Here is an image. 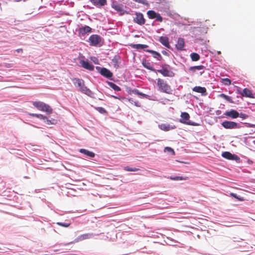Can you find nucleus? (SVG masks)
Returning a JSON list of instances; mask_svg holds the SVG:
<instances>
[{
  "instance_id": "1",
  "label": "nucleus",
  "mask_w": 255,
  "mask_h": 255,
  "mask_svg": "<svg viewBox=\"0 0 255 255\" xmlns=\"http://www.w3.org/2000/svg\"><path fill=\"white\" fill-rule=\"evenodd\" d=\"M161 69L156 70V72L161 74L164 77H173L175 73L172 71V68L167 64H162L160 65Z\"/></svg>"
},
{
  "instance_id": "2",
  "label": "nucleus",
  "mask_w": 255,
  "mask_h": 255,
  "mask_svg": "<svg viewBox=\"0 0 255 255\" xmlns=\"http://www.w3.org/2000/svg\"><path fill=\"white\" fill-rule=\"evenodd\" d=\"M88 42L92 46H101L103 43L102 37L98 34L91 35L89 38Z\"/></svg>"
},
{
  "instance_id": "3",
  "label": "nucleus",
  "mask_w": 255,
  "mask_h": 255,
  "mask_svg": "<svg viewBox=\"0 0 255 255\" xmlns=\"http://www.w3.org/2000/svg\"><path fill=\"white\" fill-rule=\"evenodd\" d=\"M157 85L162 92L167 94L171 93V88L165 81L160 78L157 79Z\"/></svg>"
},
{
  "instance_id": "4",
  "label": "nucleus",
  "mask_w": 255,
  "mask_h": 255,
  "mask_svg": "<svg viewBox=\"0 0 255 255\" xmlns=\"http://www.w3.org/2000/svg\"><path fill=\"white\" fill-rule=\"evenodd\" d=\"M190 115L187 112H182L181 114V118L179 120V122L181 123L193 126H197L199 125L195 122H192L189 120Z\"/></svg>"
},
{
  "instance_id": "5",
  "label": "nucleus",
  "mask_w": 255,
  "mask_h": 255,
  "mask_svg": "<svg viewBox=\"0 0 255 255\" xmlns=\"http://www.w3.org/2000/svg\"><path fill=\"white\" fill-rule=\"evenodd\" d=\"M95 68L104 77L111 80H113V74L109 69L100 66H96Z\"/></svg>"
},
{
  "instance_id": "6",
  "label": "nucleus",
  "mask_w": 255,
  "mask_h": 255,
  "mask_svg": "<svg viewBox=\"0 0 255 255\" xmlns=\"http://www.w3.org/2000/svg\"><path fill=\"white\" fill-rule=\"evenodd\" d=\"M221 126L226 129H237L243 127L241 124L229 121L223 122L221 123Z\"/></svg>"
},
{
  "instance_id": "7",
  "label": "nucleus",
  "mask_w": 255,
  "mask_h": 255,
  "mask_svg": "<svg viewBox=\"0 0 255 255\" xmlns=\"http://www.w3.org/2000/svg\"><path fill=\"white\" fill-rule=\"evenodd\" d=\"M111 7L117 11L120 12V14L121 15H124L125 13H129L128 11L124 9V4L118 3V1L115 0H112Z\"/></svg>"
},
{
  "instance_id": "8",
  "label": "nucleus",
  "mask_w": 255,
  "mask_h": 255,
  "mask_svg": "<svg viewBox=\"0 0 255 255\" xmlns=\"http://www.w3.org/2000/svg\"><path fill=\"white\" fill-rule=\"evenodd\" d=\"M72 81L75 86L77 88H79L78 91L82 93L84 91L85 88H87L85 85L84 81L82 79L74 78L72 79Z\"/></svg>"
},
{
  "instance_id": "9",
  "label": "nucleus",
  "mask_w": 255,
  "mask_h": 255,
  "mask_svg": "<svg viewBox=\"0 0 255 255\" xmlns=\"http://www.w3.org/2000/svg\"><path fill=\"white\" fill-rule=\"evenodd\" d=\"M222 156L227 159L236 161L237 163L240 162V158L236 154L229 151H224L222 153Z\"/></svg>"
},
{
  "instance_id": "10",
  "label": "nucleus",
  "mask_w": 255,
  "mask_h": 255,
  "mask_svg": "<svg viewBox=\"0 0 255 255\" xmlns=\"http://www.w3.org/2000/svg\"><path fill=\"white\" fill-rule=\"evenodd\" d=\"M135 14L136 16L133 19V22L140 25L144 24L145 19L144 18L143 14L140 12H136Z\"/></svg>"
},
{
  "instance_id": "11",
  "label": "nucleus",
  "mask_w": 255,
  "mask_h": 255,
  "mask_svg": "<svg viewBox=\"0 0 255 255\" xmlns=\"http://www.w3.org/2000/svg\"><path fill=\"white\" fill-rule=\"evenodd\" d=\"M80 63L83 68L89 71H93L94 70V66L89 62L88 60H81L80 61Z\"/></svg>"
},
{
  "instance_id": "12",
  "label": "nucleus",
  "mask_w": 255,
  "mask_h": 255,
  "mask_svg": "<svg viewBox=\"0 0 255 255\" xmlns=\"http://www.w3.org/2000/svg\"><path fill=\"white\" fill-rule=\"evenodd\" d=\"M224 115L231 118L232 119H235L239 117V113L237 110L231 109L230 111H226L224 113Z\"/></svg>"
},
{
  "instance_id": "13",
  "label": "nucleus",
  "mask_w": 255,
  "mask_h": 255,
  "mask_svg": "<svg viewBox=\"0 0 255 255\" xmlns=\"http://www.w3.org/2000/svg\"><path fill=\"white\" fill-rule=\"evenodd\" d=\"M95 237V234L91 233H86L79 236L75 240L74 242H78L79 241H83L86 239L93 238Z\"/></svg>"
},
{
  "instance_id": "14",
  "label": "nucleus",
  "mask_w": 255,
  "mask_h": 255,
  "mask_svg": "<svg viewBox=\"0 0 255 255\" xmlns=\"http://www.w3.org/2000/svg\"><path fill=\"white\" fill-rule=\"evenodd\" d=\"M97 7L100 8L107 4V0H89Z\"/></svg>"
},
{
  "instance_id": "15",
  "label": "nucleus",
  "mask_w": 255,
  "mask_h": 255,
  "mask_svg": "<svg viewBox=\"0 0 255 255\" xmlns=\"http://www.w3.org/2000/svg\"><path fill=\"white\" fill-rule=\"evenodd\" d=\"M144 50L147 52L150 53L152 56L158 61H161L162 59V57L161 54L156 51L150 49H146Z\"/></svg>"
},
{
  "instance_id": "16",
  "label": "nucleus",
  "mask_w": 255,
  "mask_h": 255,
  "mask_svg": "<svg viewBox=\"0 0 255 255\" xmlns=\"http://www.w3.org/2000/svg\"><path fill=\"white\" fill-rule=\"evenodd\" d=\"M159 128L160 129L167 131L171 129H173L176 128V126L174 125H171L168 124H161L159 125Z\"/></svg>"
},
{
  "instance_id": "17",
  "label": "nucleus",
  "mask_w": 255,
  "mask_h": 255,
  "mask_svg": "<svg viewBox=\"0 0 255 255\" xmlns=\"http://www.w3.org/2000/svg\"><path fill=\"white\" fill-rule=\"evenodd\" d=\"M158 41L166 48H170L171 46L169 44L168 37L163 36H160L158 39Z\"/></svg>"
},
{
  "instance_id": "18",
  "label": "nucleus",
  "mask_w": 255,
  "mask_h": 255,
  "mask_svg": "<svg viewBox=\"0 0 255 255\" xmlns=\"http://www.w3.org/2000/svg\"><path fill=\"white\" fill-rule=\"evenodd\" d=\"M185 46L184 39L183 38L179 37L178 38L175 47L178 50L182 51L184 50Z\"/></svg>"
},
{
  "instance_id": "19",
  "label": "nucleus",
  "mask_w": 255,
  "mask_h": 255,
  "mask_svg": "<svg viewBox=\"0 0 255 255\" xmlns=\"http://www.w3.org/2000/svg\"><path fill=\"white\" fill-rule=\"evenodd\" d=\"M193 91L199 93H201L202 96L207 95L206 89L205 87L201 86H195L193 88Z\"/></svg>"
},
{
  "instance_id": "20",
  "label": "nucleus",
  "mask_w": 255,
  "mask_h": 255,
  "mask_svg": "<svg viewBox=\"0 0 255 255\" xmlns=\"http://www.w3.org/2000/svg\"><path fill=\"white\" fill-rule=\"evenodd\" d=\"M121 56L117 54L115 55V56L113 57V58L112 60V62L114 64V66L116 69H118L119 68V64L121 63Z\"/></svg>"
},
{
  "instance_id": "21",
  "label": "nucleus",
  "mask_w": 255,
  "mask_h": 255,
  "mask_svg": "<svg viewBox=\"0 0 255 255\" xmlns=\"http://www.w3.org/2000/svg\"><path fill=\"white\" fill-rule=\"evenodd\" d=\"M142 64L145 68L156 73V70L153 67L150 62L144 59L142 61Z\"/></svg>"
},
{
  "instance_id": "22",
  "label": "nucleus",
  "mask_w": 255,
  "mask_h": 255,
  "mask_svg": "<svg viewBox=\"0 0 255 255\" xmlns=\"http://www.w3.org/2000/svg\"><path fill=\"white\" fill-rule=\"evenodd\" d=\"M79 152L82 154H84L87 157L90 158H94L95 156V153L92 151H89L84 148H81L79 149Z\"/></svg>"
},
{
  "instance_id": "23",
  "label": "nucleus",
  "mask_w": 255,
  "mask_h": 255,
  "mask_svg": "<svg viewBox=\"0 0 255 255\" xmlns=\"http://www.w3.org/2000/svg\"><path fill=\"white\" fill-rule=\"evenodd\" d=\"M42 121L43 122L48 125H55L57 123V120L53 118H50L49 117L44 116V118Z\"/></svg>"
},
{
  "instance_id": "24",
  "label": "nucleus",
  "mask_w": 255,
  "mask_h": 255,
  "mask_svg": "<svg viewBox=\"0 0 255 255\" xmlns=\"http://www.w3.org/2000/svg\"><path fill=\"white\" fill-rule=\"evenodd\" d=\"M242 96L244 97H248L251 98H254L253 94L251 91L247 88H244L242 92Z\"/></svg>"
},
{
  "instance_id": "25",
  "label": "nucleus",
  "mask_w": 255,
  "mask_h": 255,
  "mask_svg": "<svg viewBox=\"0 0 255 255\" xmlns=\"http://www.w3.org/2000/svg\"><path fill=\"white\" fill-rule=\"evenodd\" d=\"M92 28L88 25H85L79 29V33L84 35L92 31Z\"/></svg>"
},
{
  "instance_id": "26",
  "label": "nucleus",
  "mask_w": 255,
  "mask_h": 255,
  "mask_svg": "<svg viewBox=\"0 0 255 255\" xmlns=\"http://www.w3.org/2000/svg\"><path fill=\"white\" fill-rule=\"evenodd\" d=\"M167 179H169L174 181L184 180L187 179V177H184L181 176H175L171 175L168 176H165Z\"/></svg>"
},
{
  "instance_id": "27",
  "label": "nucleus",
  "mask_w": 255,
  "mask_h": 255,
  "mask_svg": "<svg viewBox=\"0 0 255 255\" xmlns=\"http://www.w3.org/2000/svg\"><path fill=\"white\" fill-rule=\"evenodd\" d=\"M130 46L131 48L137 50L143 49L148 47L147 45L142 44H131Z\"/></svg>"
},
{
  "instance_id": "28",
  "label": "nucleus",
  "mask_w": 255,
  "mask_h": 255,
  "mask_svg": "<svg viewBox=\"0 0 255 255\" xmlns=\"http://www.w3.org/2000/svg\"><path fill=\"white\" fill-rule=\"evenodd\" d=\"M33 106L37 108L38 110L41 111L43 109V107L45 103L41 101H35L32 103Z\"/></svg>"
},
{
  "instance_id": "29",
  "label": "nucleus",
  "mask_w": 255,
  "mask_h": 255,
  "mask_svg": "<svg viewBox=\"0 0 255 255\" xmlns=\"http://www.w3.org/2000/svg\"><path fill=\"white\" fill-rule=\"evenodd\" d=\"M106 83L111 88H112L115 91L119 92L121 91V88L114 83L109 81H107Z\"/></svg>"
},
{
  "instance_id": "30",
  "label": "nucleus",
  "mask_w": 255,
  "mask_h": 255,
  "mask_svg": "<svg viewBox=\"0 0 255 255\" xmlns=\"http://www.w3.org/2000/svg\"><path fill=\"white\" fill-rule=\"evenodd\" d=\"M218 96L219 97L224 99L225 100H226L227 101H228L230 103H232V104L236 103L235 102L233 101L231 97L226 95L225 94L222 93V94H220Z\"/></svg>"
},
{
  "instance_id": "31",
  "label": "nucleus",
  "mask_w": 255,
  "mask_h": 255,
  "mask_svg": "<svg viewBox=\"0 0 255 255\" xmlns=\"http://www.w3.org/2000/svg\"><path fill=\"white\" fill-rule=\"evenodd\" d=\"M83 93L86 94V95H87L88 96H89L92 98H95L94 93L88 87H87L86 88H85V90L83 92Z\"/></svg>"
},
{
  "instance_id": "32",
  "label": "nucleus",
  "mask_w": 255,
  "mask_h": 255,
  "mask_svg": "<svg viewBox=\"0 0 255 255\" xmlns=\"http://www.w3.org/2000/svg\"><path fill=\"white\" fill-rule=\"evenodd\" d=\"M41 111L45 112L47 114L50 115L52 113L53 110L49 105L45 103L43 109Z\"/></svg>"
},
{
  "instance_id": "33",
  "label": "nucleus",
  "mask_w": 255,
  "mask_h": 255,
  "mask_svg": "<svg viewBox=\"0 0 255 255\" xmlns=\"http://www.w3.org/2000/svg\"><path fill=\"white\" fill-rule=\"evenodd\" d=\"M128 92L129 94H131L133 93L139 96H141L142 94V92H140L138 89H131L130 88H129L128 90Z\"/></svg>"
},
{
  "instance_id": "34",
  "label": "nucleus",
  "mask_w": 255,
  "mask_h": 255,
  "mask_svg": "<svg viewBox=\"0 0 255 255\" xmlns=\"http://www.w3.org/2000/svg\"><path fill=\"white\" fill-rule=\"evenodd\" d=\"M190 57H191L192 61H197L200 58V56L199 54H198V53H195V52L191 53L190 54Z\"/></svg>"
},
{
  "instance_id": "35",
  "label": "nucleus",
  "mask_w": 255,
  "mask_h": 255,
  "mask_svg": "<svg viewBox=\"0 0 255 255\" xmlns=\"http://www.w3.org/2000/svg\"><path fill=\"white\" fill-rule=\"evenodd\" d=\"M156 12L153 10H149L147 12V15L149 19H155Z\"/></svg>"
},
{
  "instance_id": "36",
  "label": "nucleus",
  "mask_w": 255,
  "mask_h": 255,
  "mask_svg": "<svg viewBox=\"0 0 255 255\" xmlns=\"http://www.w3.org/2000/svg\"><path fill=\"white\" fill-rule=\"evenodd\" d=\"M28 115L32 117H36L40 120H42L44 118V116L41 114H34V113H28Z\"/></svg>"
},
{
  "instance_id": "37",
  "label": "nucleus",
  "mask_w": 255,
  "mask_h": 255,
  "mask_svg": "<svg viewBox=\"0 0 255 255\" xmlns=\"http://www.w3.org/2000/svg\"><path fill=\"white\" fill-rule=\"evenodd\" d=\"M230 196L237 199L238 201H243L244 199L243 197L238 196L237 194L234 193H230Z\"/></svg>"
},
{
  "instance_id": "38",
  "label": "nucleus",
  "mask_w": 255,
  "mask_h": 255,
  "mask_svg": "<svg viewBox=\"0 0 255 255\" xmlns=\"http://www.w3.org/2000/svg\"><path fill=\"white\" fill-rule=\"evenodd\" d=\"M128 100L131 104H134L137 107H140L141 106L140 103L137 101H134L133 98H129Z\"/></svg>"
},
{
  "instance_id": "39",
  "label": "nucleus",
  "mask_w": 255,
  "mask_h": 255,
  "mask_svg": "<svg viewBox=\"0 0 255 255\" xmlns=\"http://www.w3.org/2000/svg\"><path fill=\"white\" fill-rule=\"evenodd\" d=\"M95 109L98 112H99L100 114H107V111L105 110V109H104L103 107H96Z\"/></svg>"
},
{
  "instance_id": "40",
  "label": "nucleus",
  "mask_w": 255,
  "mask_h": 255,
  "mask_svg": "<svg viewBox=\"0 0 255 255\" xmlns=\"http://www.w3.org/2000/svg\"><path fill=\"white\" fill-rule=\"evenodd\" d=\"M124 170L128 171H137L139 169L136 167H130L129 166H126L124 167Z\"/></svg>"
},
{
  "instance_id": "41",
  "label": "nucleus",
  "mask_w": 255,
  "mask_h": 255,
  "mask_svg": "<svg viewBox=\"0 0 255 255\" xmlns=\"http://www.w3.org/2000/svg\"><path fill=\"white\" fill-rule=\"evenodd\" d=\"M164 152H167L171 153L172 155L175 154V152L174 149L170 147H165L164 149Z\"/></svg>"
},
{
  "instance_id": "42",
  "label": "nucleus",
  "mask_w": 255,
  "mask_h": 255,
  "mask_svg": "<svg viewBox=\"0 0 255 255\" xmlns=\"http://www.w3.org/2000/svg\"><path fill=\"white\" fill-rule=\"evenodd\" d=\"M90 59L95 64H100L99 59L96 57L91 56Z\"/></svg>"
},
{
  "instance_id": "43",
  "label": "nucleus",
  "mask_w": 255,
  "mask_h": 255,
  "mask_svg": "<svg viewBox=\"0 0 255 255\" xmlns=\"http://www.w3.org/2000/svg\"><path fill=\"white\" fill-rule=\"evenodd\" d=\"M155 19L156 21H158V22H162L163 21L162 17L158 12H156V14L155 15Z\"/></svg>"
},
{
  "instance_id": "44",
  "label": "nucleus",
  "mask_w": 255,
  "mask_h": 255,
  "mask_svg": "<svg viewBox=\"0 0 255 255\" xmlns=\"http://www.w3.org/2000/svg\"><path fill=\"white\" fill-rule=\"evenodd\" d=\"M222 81L226 85H230L231 84V80L227 78L222 79Z\"/></svg>"
},
{
  "instance_id": "45",
  "label": "nucleus",
  "mask_w": 255,
  "mask_h": 255,
  "mask_svg": "<svg viewBox=\"0 0 255 255\" xmlns=\"http://www.w3.org/2000/svg\"><path fill=\"white\" fill-rule=\"evenodd\" d=\"M134 1L143 4L145 5H147L148 4V3L147 0H133Z\"/></svg>"
},
{
  "instance_id": "46",
  "label": "nucleus",
  "mask_w": 255,
  "mask_h": 255,
  "mask_svg": "<svg viewBox=\"0 0 255 255\" xmlns=\"http://www.w3.org/2000/svg\"><path fill=\"white\" fill-rule=\"evenodd\" d=\"M57 225L63 227H68L70 224L69 223H63V222H57L56 223Z\"/></svg>"
},
{
  "instance_id": "47",
  "label": "nucleus",
  "mask_w": 255,
  "mask_h": 255,
  "mask_svg": "<svg viewBox=\"0 0 255 255\" xmlns=\"http://www.w3.org/2000/svg\"><path fill=\"white\" fill-rule=\"evenodd\" d=\"M140 97L141 98H145V99H148V100H154L153 99L151 98V96H150L146 95V94H144L143 93H142Z\"/></svg>"
},
{
  "instance_id": "48",
  "label": "nucleus",
  "mask_w": 255,
  "mask_h": 255,
  "mask_svg": "<svg viewBox=\"0 0 255 255\" xmlns=\"http://www.w3.org/2000/svg\"><path fill=\"white\" fill-rule=\"evenodd\" d=\"M205 68V66L202 65H198V66H194V69L196 70H203Z\"/></svg>"
},
{
  "instance_id": "49",
  "label": "nucleus",
  "mask_w": 255,
  "mask_h": 255,
  "mask_svg": "<svg viewBox=\"0 0 255 255\" xmlns=\"http://www.w3.org/2000/svg\"><path fill=\"white\" fill-rule=\"evenodd\" d=\"M239 117H240L243 119H246L249 117V116L247 114H244L243 113H239Z\"/></svg>"
},
{
  "instance_id": "50",
  "label": "nucleus",
  "mask_w": 255,
  "mask_h": 255,
  "mask_svg": "<svg viewBox=\"0 0 255 255\" xmlns=\"http://www.w3.org/2000/svg\"><path fill=\"white\" fill-rule=\"evenodd\" d=\"M243 124L246 126V127H247L248 128L255 127V124H252L248 123H244Z\"/></svg>"
},
{
  "instance_id": "51",
  "label": "nucleus",
  "mask_w": 255,
  "mask_h": 255,
  "mask_svg": "<svg viewBox=\"0 0 255 255\" xmlns=\"http://www.w3.org/2000/svg\"><path fill=\"white\" fill-rule=\"evenodd\" d=\"M194 66H191L190 67L189 69H188V71L192 73V74H193L196 71V70L194 69Z\"/></svg>"
},
{
  "instance_id": "52",
  "label": "nucleus",
  "mask_w": 255,
  "mask_h": 255,
  "mask_svg": "<svg viewBox=\"0 0 255 255\" xmlns=\"http://www.w3.org/2000/svg\"><path fill=\"white\" fill-rule=\"evenodd\" d=\"M161 53H162L163 55H166V56H169V53H168L167 51H166V50H162V51H161Z\"/></svg>"
},
{
  "instance_id": "53",
  "label": "nucleus",
  "mask_w": 255,
  "mask_h": 255,
  "mask_svg": "<svg viewBox=\"0 0 255 255\" xmlns=\"http://www.w3.org/2000/svg\"><path fill=\"white\" fill-rule=\"evenodd\" d=\"M242 90L241 88H238L237 90L236 93L238 94H240L242 96Z\"/></svg>"
},
{
  "instance_id": "54",
  "label": "nucleus",
  "mask_w": 255,
  "mask_h": 255,
  "mask_svg": "<svg viewBox=\"0 0 255 255\" xmlns=\"http://www.w3.org/2000/svg\"><path fill=\"white\" fill-rule=\"evenodd\" d=\"M196 30H198V31H200L202 29H203L204 31H203V32H204V33L207 32L206 29H204V28L198 27V28H196Z\"/></svg>"
},
{
  "instance_id": "55",
  "label": "nucleus",
  "mask_w": 255,
  "mask_h": 255,
  "mask_svg": "<svg viewBox=\"0 0 255 255\" xmlns=\"http://www.w3.org/2000/svg\"><path fill=\"white\" fill-rule=\"evenodd\" d=\"M247 162H248V163L249 164H253V161L252 160H251V159H248Z\"/></svg>"
},
{
  "instance_id": "56",
  "label": "nucleus",
  "mask_w": 255,
  "mask_h": 255,
  "mask_svg": "<svg viewBox=\"0 0 255 255\" xmlns=\"http://www.w3.org/2000/svg\"><path fill=\"white\" fill-rule=\"evenodd\" d=\"M111 97H113L116 99H119L120 98L118 97H117V96H114V95H112L111 96Z\"/></svg>"
},
{
  "instance_id": "57",
  "label": "nucleus",
  "mask_w": 255,
  "mask_h": 255,
  "mask_svg": "<svg viewBox=\"0 0 255 255\" xmlns=\"http://www.w3.org/2000/svg\"><path fill=\"white\" fill-rule=\"evenodd\" d=\"M16 51L17 52L19 53V52H22V49H16Z\"/></svg>"
},
{
  "instance_id": "58",
  "label": "nucleus",
  "mask_w": 255,
  "mask_h": 255,
  "mask_svg": "<svg viewBox=\"0 0 255 255\" xmlns=\"http://www.w3.org/2000/svg\"><path fill=\"white\" fill-rule=\"evenodd\" d=\"M221 113V111H220V110H217V111H216V114H217V115L220 114Z\"/></svg>"
},
{
  "instance_id": "59",
  "label": "nucleus",
  "mask_w": 255,
  "mask_h": 255,
  "mask_svg": "<svg viewBox=\"0 0 255 255\" xmlns=\"http://www.w3.org/2000/svg\"><path fill=\"white\" fill-rule=\"evenodd\" d=\"M73 243V242H70V243H67V244H65V246H66V245H70V244H72Z\"/></svg>"
},
{
  "instance_id": "60",
  "label": "nucleus",
  "mask_w": 255,
  "mask_h": 255,
  "mask_svg": "<svg viewBox=\"0 0 255 255\" xmlns=\"http://www.w3.org/2000/svg\"><path fill=\"white\" fill-rule=\"evenodd\" d=\"M204 73V71L203 70L202 72H200V75H202Z\"/></svg>"
},
{
  "instance_id": "61",
  "label": "nucleus",
  "mask_w": 255,
  "mask_h": 255,
  "mask_svg": "<svg viewBox=\"0 0 255 255\" xmlns=\"http://www.w3.org/2000/svg\"><path fill=\"white\" fill-rule=\"evenodd\" d=\"M217 53L218 55L221 54V51H217Z\"/></svg>"
},
{
  "instance_id": "62",
  "label": "nucleus",
  "mask_w": 255,
  "mask_h": 255,
  "mask_svg": "<svg viewBox=\"0 0 255 255\" xmlns=\"http://www.w3.org/2000/svg\"><path fill=\"white\" fill-rule=\"evenodd\" d=\"M24 178H28V177L27 176H24Z\"/></svg>"
}]
</instances>
